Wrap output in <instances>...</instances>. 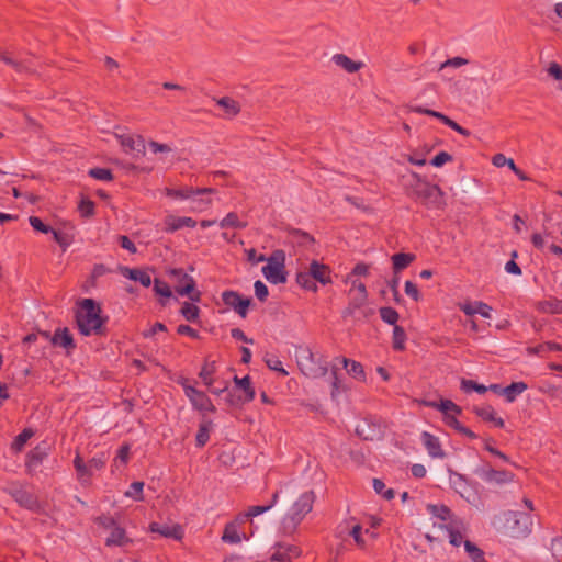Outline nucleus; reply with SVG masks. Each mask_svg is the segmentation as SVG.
<instances>
[{
	"label": "nucleus",
	"instance_id": "obj_1",
	"mask_svg": "<svg viewBox=\"0 0 562 562\" xmlns=\"http://www.w3.org/2000/svg\"><path fill=\"white\" fill-rule=\"evenodd\" d=\"M101 307L93 299H83L76 311V323L81 335H103L106 317L101 316Z\"/></svg>",
	"mask_w": 562,
	"mask_h": 562
},
{
	"label": "nucleus",
	"instance_id": "obj_2",
	"mask_svg": "<svg viewBox=\"0 0 562 562\" xmlns=\"http://www.w3.org/2000/svg\"><path fill=\"white\" fill-rule=\"evenodd\" d=\"M315 501L313 491L303 493L295 502L283 503L285 510L282 526L285 533H293L303 520V518L312 510Z\"/></svg>",
	"mask_w": 562,
	"mask_h": 562
},
{
	"label": "nucleus",
	"instance_id": "obj_3",
	"mask_svg": "<svg viewBox=\"0 0 562 562\" xmlns=\"http://www.w3.org/2000/svg\"><path fill=\"white\" fill-rule=\"evenodd\" d=\"M295 359L300 371L307 378L316 379L327 373V367L317 361L307 347H296Z\"/></svg>",
	"mask_w": 562,
	"mask_h": 562
},
{
	"label": "nucleus",
	"instance_id": "obj_4",
	"mask_svg": "<svg viewBox=\"0 0 562 562\" xmlns=\"http://www.w3.org/2000/svg\"><path fill=\"white\" fill-rule=\"evenodd\" d=\"M170 279L175 282V291L181 296H188L192 302H200L201 291L196 290L195 280L182 268H173L168 271Z\"/></svg>",
	"mask_w": 562,
	"mask_h": 562
},
{
	"label": "nucleus",
	"instance_id": "obj_5",
	"mask_svg": "<svg viewBox=\"0 0 562 562\" xmlns=\"http://www.w3.org/2000/svg\"><path fill=\"white\" fill-rule=\"evenodd\" d=\"M94 521L102 528L111 530L110 536L105 540L106 547H122L132 542V539L126 536L125 529L119 526L117 520L113 516L103 514L97 517Z\"/></svg>",
	"mask_w": 562,
	"mask_h": 562
},
{
	"label": "nucleus",
	"instance_id": "obj_6",
	"mask_svg": "<svg viewBox=\"0 0 562 562\" xmlns=\"http://www.w3.org/2000/svg\"><path fill=\"white\" fill-rule=\"evenodd\" d=\"M532 518L528 513L509 510L505 514V526L512 537H527L532 530Z\"/></svg>",
	"mask_w": 562,
	"mask_h": 562
},
{
	"label": "nucleus",
	"instance_id": "obj_7",
	"mask_svg": "<svg viewBox=\"0 0 562 562\" xmlns=\"http://www.w3.org/2000/svg\"><path fill=\"white\" fill-rule=\"evenodd\" d=\"M284 251L276 250L267 259L268 263L262 267V274L272 284L286 282V272L284 271Z\"/></svg>",
	"mask_w": 562,
	"mask_h": 562
},
{
	"label": "nucleus",
	"instance_id": "obj_8",
	"mask_svg": "<svg viewBox=\"0 0 562 562\" xmlns=\"http://www.w3.org/2000/svg\"><path fill=\"white\" fill-rule=\"evenodd\" d=\"M183 386L187 397L190 400L192 406L199 412L215 413L216 408L210 397L203 392L187 383V379L180 382Z\"/></svg>",
	"mask_w": 562,
	"mask_h": 562
},
{
	"label": "nucleus",
	"instance_id": "obj_9",
	"mask_svg": "<svg viewBox=\"0 0 562 562\" xmlns=\"http://www.w3.org/2000/svg\"><path fill=\"white\" fill-rule=\"evenodd\" d=\"M474 473L486 483L505 484L514 480V474L505 470H495L488 463L477 467Z\"/></svg>",
	"mask_w": 562,
	"mask_h": 562
},
{
	"label": "nucleus",
	"instance_id": "obj_10",
	"mask_svg": "<svg viewBox=\"0 0 562 562\" xmlns=\"http://www.w3.org/2000/svg\"><path fill=\"white\" fill-rule=\"evenodd\" d=\"M222 300L243 318L247 316L248 308L252 303L250 297H243L238 292L232 290L224 291Z\"/></svg>",
	"mask_w": 562,
	"mask_h": 562
},
{
	"label": "nucleus",
	"instance_id": "obj_11",
	"mask_svg": "<svg viewBox=\"0 0 562 562\" xmlns=\"http://www.w3.org/2000/svg\"><path fill=\"white\" fill-rule=\"evenodd\" d=\"M350 303L349 306L344 311V317L352 315L353 310L361 306L367 299L366 285L361 281L355 279L351 280V286L348 292Z\"/></svg>",
	"mask_w": 562,
	"mask_h": 562
},
{
	"label": "nucleus",
	"instance_id": "obj_12",
	"mask_svg": "<svg viewBox=\"0 0 562 562\" xmlns=\"http://www.w3.org/2000/svg\"><path fill=\"white\" fill-rule=\"evenodd\" d=\"M413 198L420 199L426 203L439 205L442 198V191L439 186L430 184L429 182L423 180L420 187L416 189Z\"/></svg>",
	"mask_w": 562,
	"mask_h": 562
},
{
	"label": "nucleus",
	"instance_id": "obj_13",
	"mask_svg": "<svg viewBox=\"0 0 562 562\" xmlns=\"http://www.w3.org/2000/svg\"><path fill=\"white\" fill-rule=\"evenodd\" d=\"M276 551L270 557L272 562H293L294 559L302 554L301 549L294 544H285L277 542L274 544Z\"/></svg>",
	"mask_w": 562,
	"mask_h": 562
},
{
	"label": "nucleus",
	"instance_id": "obj_14",
	"mask_svg": "<svg viewBox=\"0 0 562 562\" xmlns=\"http://www.w3.org/2000/svg\"><path fill=\"white\" fill-rule=\"evenodd\" d=\"M117 138L125 153H132L135 158L143 157L146 153L145 140L142 136L119 135Z\"/></svg>",
	"mask_w": 562,
	"mask_h": 562
},
{
	"label": "nucleus",
	"instance_id": "obj_15",
	"mask_svg": "<svg viewBox=\"0 0 562 562\" xmlns=\"http://www.w3.org/2000/svg\"><path fill=\"white\" fill-rule=\"evenodd\" d=\"M149 531L175 540H181L183 538V529L179 524L168 525L154 521L149 525Z\"/></svg>",
	"mask_w": 562,
	"mask_h": 562
},
{
	"label": "nucleus",
	"instance_id": "obj_16",
	"mask_svg": "<svg viewBox=\"0 0 562 562\" xmlns=\"http://www.w3.org/2000/svg\"><path fill=\"white\" fill-rule=\"evenodd\" d=\"M398 181L403 187L405 192L413 196L416 192V189L420 187L423 179L420 176L409 169H405L404 172L398 171Z\"/></svg>",
	"mask_w": 562,
	"mask_h": 562
},
{
	"label": "nucleus",
	"instance_id": "obj_17",
	"mask_svg": "<svg viewBox=\"0 0 562 562\" xmlns=\"http://www.w3.org/2000/svg\"><path fill=\"white\" fill-rule=\"evenodd\" d=\"M420 438H422V442H423L424 447L426 448L428 454L431 458H438V459L446 458L447 454H446L445 450L442 449L438 437L434 436L432 434H430L428 431H423Z\"/></svg>",
	"mask_w": 562,
	"mask_h": 562
},
{
	"label": "nucleus",
	"instance_id": "obj_18",
	"mask_svg": "<svg viewBox=\"0 0 562 562\" xmlns=\"http://www.w3.org/2000/svg\"><path fill=\"white\" fill-rule=\"evenodd\" d=\"M333 63L347 74H355L364 67L361 60H353L342 53L334 54L331 57Z\"/></svg>",
	"mask_w": 562,
	"mask_h": 562
},
{
	"label": "nucleus",
	"instance_id": "obj_19",
	"mask_svg": "<svg viewBox=\"0 0 562 562\" xmlns=\"http://www.w3.org/2000/svg\"><path fill=\"white\" fill-rule=\"evenodd\" d=\"M50 342L53 346L66 349L67 352H70L76 348L72 335L67 327L57 328L50 338Z\"/></svg>",
	"mask_w": 562,
	"mask_h": 562
},
{
	"label": "nucleus",
	"instance_id": "obj_20",
	"mask_svg": "<svg viewBox=\"0 0 562 562\" xmlns=\"http://www.w3.org/2000/svg\"><path fill=\"white\" fill-rule=\"evenodd\" d=\"M308 271L312 274L314 281H318L323 285H326V284L331 282L330 269L326 265H323V263H319L316 260H313L310 263Z\"/></svg>",
	"mask_w": 562,
	"mask_h": 562
},
{
	"label": "nucleus",
	"instance_id": "obj_21",
	"mask_svg": "<svg viewBox=\"0 0 562 562\" xmlns=\"http://www.w3.org/2000/svg\"><path fill=\"white\" fill-rule=\"evenodd\" d=\"M121 272L124 277L130 280L139 282L143 286L148 288L151 284V278L149 273L143 269L138 268H121Z\"/></svg>",
	"mask_w": 562,
	"mask_h": 562
},
{
	"label": "nucleus",
	"instance_id": "obj_22",
	"mask_svg": "<svg viewBox=\"0 0 562 562\" xmlns=\"http://www.w3.org/2000/svg\"><path fill=\"white\" fill-rule=\"evenodd\" d=\"M166 232L173 233L182 227H195L196 222L191 217H176L168 215L165 218Z\"/></svg>",
	"mask_w": 562,
	"mask_h": 562
},
{
	"label": "nucleus",
	"instance_id": "obj_23",
	"mask_svg": "<svg viewBox=\"0 0 562 562\" xmlns=\"http://www.w3.org/2000/svg\"><path fill=\"white\" fill-rule=\"evenodd\" d=\"M473 412L483 420L493 423L495 427L503 428L505 425L503 418L496 417L495 411L491 405L483 407L474 406Z\"/></svg>",
	"mask_w": 562,
	"mask_h": 562
},
{
	"label": "nucleus",
	"instance_id": "obj_24",
	"mask_svg": "<svg viewBox=\"0 0 562 562\" xmlns=\"http://www.w3.org/2000/svg\"><path fill=\"white\" fill-rule=\"evenodd\" d=\"M422 404L442 412L443 416L450 415L449 412H453L458 415H460L462 412L461 407L453 403L451 400H441L440 403L424 400L422 401Z\"/></svg>",
	"mask_w": 562,
	"mask_h": 562
},
{
	"label": "nucleus",
	"instance_id": "obj_25",
	"mask_svg": "<svg viewBox=\"0 0 562 562\" xmlns=\"http://www.w3.org/2000/svg\"><path fill=\"white\" fill-rule=\"evenodd\" d=\"M416 256L412 252H398L391 257L393 265V273L398 274L402 270L406 269L412 262H414Z\"/></svg>",
	"mask_w": 562,
	"mask_h": 562
},
{
	"label": "nucleus",
	"instance_id": "obj_26",
	"mask_svg": "<svg viewBox=\"0 0 562 562\" xmlns=\"http://www.w3.org/2000/svg\"><path fill=\"white\" fill-rule=\"evenodd\" d=\"M356 432L364 440H374L381 438L380 429L375 425H370L366 420L356 427Z\"/></svg>",
	"mask_w": 562,
	"mask_h": 562
},
{
	"label": "nucleus",
	"instance_id": "obj_27",
	"mask_svg": "<svg viewBox=\"0 0 562 562\" xmlns=\"http://www.w3.org/2000/svg\"><path fill=\"white\" fill-rule=\"evenodd\" d=\"M213 429V422L211 419L202 418L199 430L195 437L196 447H204L210 439V432Z\"/></svg>",
	"mask_w": 562,
	"mask_h": 562
},
{
	"label": "nucleus",
	"instance_id": "obj_28",
	"mask_svg": "<svg viewBox=\"0 0 562 562\" xmlns=\"http://www.w3.org/2000/svg\"><path fill=\"white\" fill-rule=\"evenodd\" d=\"M527 389L528 385L522 381L513 382L502 390V395L505 396V400L508 403H513L516 400V397L522 392H525Z\"/></svg>",
	"mask_w": 562,
	"mask_h": 562
},
{
	"label": "nucleus",
	"instance_id": "obj_29",
	"mask_svg": "<svg viewBox=\"0 0 562 562\" xmlns=\"http://www.w3.org/2000/svg\"><path fill=\"white\" fill-rule=\"evenodd\" d=\"M12 495L21 506L27 509H34L38 506L37 499L34 495L25 490H16Z\"/></svg>",
	"mask_w": 562,
	"mask_h": 562
},
{
	"label": "nucleus",
	"instance_id": "obj_30",
	"mask_svg": "<svg viewBox=\"0 0 562 562\" xmlns=\"http://www.w3.org/2000/svg\"><path fill=\"white\" fill-rule=\"evenodd\" d=\"M340 362L352 378L360 381L364 380V370L360 362L347 358H341Z\"/></svg>",
	"mask_w": 562,
	"mask_h": 562
},
{
	"label": "nucleus",
	"instance_id": "obj_31",
	"mask_svg": "<svg viewBox=\"0 0 562 562\" xmlns=\"http://www.w3.org/2000/svg\"><path fill=\"white\" fill-rule=\"evenodd\" d=\"M216 104L221 106L229 117H234L240 112L239 103L229 97L217 99Z\"/></svg>",
	"mask_w": 562,
	"mask_h": 562
},
{
	"label": "nucleus",
	"instance_id": "obj_32",
	"mask_svg": "<svg viewBox=\"0 0 562 562\" xmlns=\"http://www.w3.org/2000/svg\"><path fill=\"white\" fill-rule=\"evenodd\" d=\"M234 382L244 392V402H251L255 398V390L251 386L249 375L239 379L237 375L234 376Z\"/></svg>",
	"mask_w": 562,
	"mask_h": 562
},
{
	"label": "nucleus",
	"instance_id": "obj_33",
	"mask_svg": "<svg viewBox=\"0 0 562 562\" xmlns=\"http://www.w3.org/2000/svg\"><path fill=\"white\" fill-rule=\"evenodd\" d=\"M538 311L550 314H562V300L552 297L541 301L537 305Z\"/></svg>",
	"mask_w": 562,
	"mask_h": 562
},
{
	"label": "nucleus",
	"instance_id": "obj_34",
	"mask_svg": "<svg viewBox=\"0 0 562 562\" xmlns=\"http://www.w3.org/2000/svg\"><path fill=\"white\" fill-rule=\"evenodd\" d=\"M449 481L450 486L460 495H463V491L467 488L468 482L464 475L449 469Z\"/></svg>",
	"mask_w": 562,
	"mask_h": 562
},
{
	"label": "nucleus",
	"instance_id": "obj_35",
	"mask_svg": "<svg viewBox=\"0 0 562 562\" xmlns=\"http://www.w3.org/2000/svg\"><path fill=\"white\" fill-rule=\"evenodd\" d=\"M46 457V452L41 447H35L33 450H31L27 454V462L26 467L29 470H35L44 460Z\"/></svg>",
	"mask_w": 562,
	"mask_h": 562
},
{
	"label": "nucleus",
	"instance_id": "obj_36",
	"mask_svg": "<svg viewBox=\"0 0 562 562\" xmlns=\"http://www.w3.org/2000/svg\"><path fill=\"white\" fill-rule=\"evenodd\" d=\"M74 467L76 469L78 479L82 483H89L90 470H88V464L85 463L83 459L79 454H77L74 460Z\"/></svg>",
	"mask_w": 562,
	"mask_h": 562
},
{
	"label": "nucleus",
	"instance_id": "obj_37",
	"mask_svg": "<svg viewBox=\"0 0 562 562\" xmlns=\"http://www.w3.org/2000/svg\"><path fill=\"white\" fill-rule=\"evenodd\" d=\"M180 314L188 322H195L200 316V307L193 303L184 302L180 308Z\"/></svg>",
	"mask_w": 562,
	"mask_h": 562
},
{
	"label": "nucleus",
	"instance_id": "obj_38",
	"mask_svg": "<svg viewBox=\"0 0 562 562\" xmlns=\"http://www.w3.org/2000/svg\"><path fill=\"white\" fill-rule=\"evenodd\" d=\"M296 282L300 286H302L305 290L313 292L317 291V285L308 270L297 272Z\"/></svg>",
	"mask_w": 562,
	"mask_h": 562
},
{
	"label": "nucleus",
	"instance_id": "obj_39",
	"mask_svg": "<svg viewBox=\"0 0 562 562\" xmlns=\"http://www.w3.org/2000/svg\"><path fill=\"white\" fill-rule=\"evenodd\" d=\"M405 340H406V334L403 327L395 325L393 327V336H392V346L393 349L396 351H402L405 349Z\"/></svg>",
	"mask_w": 562,
	"mask_h": 562
},
{
	"label": "nucleus",
	"instance_id": "obj_40",
	"mask_svg": "<svg viewBox=\"0 0 562 562\" xmlns=\"http://www.w3.org/2000/svg\"><path fill=\"white\" fill-rule=\"evenodd\" d=\"M427 510L429 514L443 521L449 520L452 516L450 508L446 505L428 504Z\"/></svg>",
	"mask_w": 562,
	"mask_h": 562
},
{
	"label": "nucleus",
	"instance_id": "obj_41",
	"mask_svg": "<svg viewBox=\"0 0 562 562\" xmlns=\"http://www.w3.org/2000/svg\"><path fill=\"white\" fill-rule=\"evenodd\" d=\"M222 540L228 543H239L241 541L235 524L231 522L225 526Z\"/></svg>",
	"mask_w": 562,
	"mask_h": 562
},
{
	"label": "nucleus",
	"instance_id": "obj_42",
	"mask_svg": "<svg viewBox=\"0 0 562 562\" xmlns=\"http://www.w3.org/2000/svg\"><path fill=\"white\" fill-rule=\"evenodd\" d=\"M460 387L465 393L474 391L479 394H484L488 390L485 385L468 379H461Z\"/></svg>",
	"mask_w": 562,
	"mask_h": 562
},
{
	"label": "nucleus",
	"instance_id": "obj_43",
	"mask_svg": "<svg viewBox=\"0 0 562 562\" xmlns=\"http://www.w3.org/2000/svg\"><path fill=\"white\" fill-rule=\"evenodd\" d=\"M221 227L245 228L247 223L240 222L235 212L228 213L220 223Z\"/></svg>",
	"mask_w": 562,
	"mask_h": 562
},
{
	"label": "nucleus",
	"instance_id": "obj_44",
	"mask_svg": "<svg viewBox=\"0 0 562 562\" xmlns=\"http://www.w3.org/2000/svg\"><path fill=\"white\" fill-rule=\"evenodd\" d=\"M464 549L473 562L483 561L484 552L475 543L465 540Z\"/></svg>",
	"mask_w": 562,
	"mask_h": 562
},
{
	"label": "nucleus",
	"instance_id": "obj_45",
	"mask_svg": "<svg viewBox=\"0 0 562 562\" xmlns=\"http://www.w3.org/2000/svg\"><path fill=\"white\" fill-rule=\"evenodd\" d=\"M215 372V362H205L202 367L199 376L203 380L204 384L210 387L213 383L212 375Z\"/></svg>",
	"mask_w": 562,
	"mask_h": 562
},
{
	"label": "nucleus",
	"instance_id": "obj_46",
	"mask_svg": "<svg viewBox=\"0 0 562 562\" xmlns=\"http://www.w3.org/2000/svg\"><path fill=\"white\" fill-rule=\"evenodd\" d=\"M34 435L33 430L30 428H25L21 434H19L12 442V449L16 451H21L26 441Z\"/></svg>",
	"mask_w": 562,
	"mask_h": 562
},
{
	"label": "nucleus",
	"instance_id": "obj_47",
	"mask_svg": "<svg viewBox=\"0 0 562 562\" xmlns=\"http://www.w3.org/2000/svg\"><path fill=\"white\" fill-rule=\"evenodd\" d=\"M94 202L90 199H82L78 205V211L82 217L89 218L94 215Z\"/></svg>",
	"mask_w": 562,
	"mask_h": 562
},
{
	"label": "nucleus",
	"instance_id": "obj_48",
	"mask_svg": "<svg viewBox=\"0 0 562 562\" xmlns=\"http://www.w3.org/2000/svg\"><path fill=\"white\" fill-rule=\"evenodd\" d=\"M88 175L97 180L111 181L113 180V173L106 168H92L88 171Z\"/></svg>",
	"mask_w": 562,
	"mask_h": 562
},
{
	"label": "nucleus",
	"instance_id": "obj_49",
	"mask_svg": "<svg viewBox=\"0 0 562 562\" xmlns=\"http://www.w3.org/2000/svg\"><path fill=\"white\" fill-rule=\"evenodd\" d=\"M143 487H144L143 482H138V481L133 482L130 485V488L125 492V495L127 497L134 498L135 501H142L143 499Z\"/></svg>",
	"mask_w": 562,
	"mask_h": 562
},
{
	"label": "nucleus",
	"instance_id": "obj_50",
	"mask_svg": "<svg viewBox=\"0 0 562 562\" xmlns=\"http://www.w3.org/2000/svg\"><path fill=\"white\" fill-rule=\"evenodd\" d=\"M289 234L299 241L301 245H305L306 243L313 244L314 238L308 233L303 232L297 228H291L289 229Z\"/></svg>",
	"mask_w": 562,
	"mask_h": 562
},
{
	"label": "nucleus",
	"instance_id": "obj_51",
	"mask_svg": "<svg viewBox=\"0 0 562 562\" xmlns=\"http://www.w3.org/2000/svg\"><path fill=\"white\" fill-rule=\"evenodd\" d=\"M154 291L157 295H160L162 297L169 299L172 296L170 286L166 282H164L159 279L154 280Z\"/></svg>",
	"mask_w": 562,
	"mask_h": 562
},
{
	"label": "nucleus",
	"instance_id": "obj_52",
	"mask_svg": "<svg viewBox=\"0 0 562 562\" xmlns=\"http://www.w3.org/2000/svg\"><path fill=\"white\" fill-rule=\"evenodd\" d=\"M166 194L173 199H188L192 194H194V190L192 188H187V189H181V190L167 188Z\"/></svg>",
	"mask_w": 562,
	"mask_h": 562
},
{
	"label": "nucleus",
	"instance_id": "obj_53",
	"mask_svg": "<svg viewBox=\"0 0 562 562\" xmlns=\"http://www.w3.org/2000/svg\"><path fill=\"white\" fill-rule=\"evenodd\" d=\"M547 72L554 80L562 81V66L558 63L551 61L547 68ZM559 88L562 90V83H560Z\"/></svg>",
	"mask_w": 562,
	"mask_h": 562
},
{
	"label": "nucleus",
	"instance_id": "obj_54",
	"mask_svg": "<svg viewBox=\"0 0 562 562\" xmlns=\"http://www.w3.org/2000/svg\"><path fill=\"white\" fill-rule=\"evenodd\" d=\"M30 225L37 232L43 234H48L53 228L49 225L43 223V221L37 216H30L29 218Z\"/></svg>",
	"mask_w": 562,
	"mask_h": 562
},
{
	"label": "nucleus",
	"instance_id": "obj_55",
	"mask_svg": "<svg viewBox=\"0 0 562 562\" xmlns=\"http://www.w3.org/2000/svg\"><path fill=\"white\" fill-rule=\"evenodd\" d=\"M254 288H255V294H256L257 299L260 302H265L269 295L267 285L262 281L257 280L254 284Z\"/></svg>",
	"mask_w": 562,
	"mask_h": 562
},
{
	"label": "nucleus",
	"instance_id": "obj_56",
	"mask_svg": "<svg viewBox=\"0 0 562 562\" xmlns=\"http://www.w3.org/2000/svg\"><path fill=\"white\" fill-rule=\"evenodd\" d=\"M130 449L131 448L128 443H124L120 447L116 458L114 460L115 465H117L119 462L122 463L123 465L127 463L130 457Z\"/></svg>",
	"mask_w": 562,
	"mask_h": 562
},
{
	"label": "nucleus",
	"instance_id": "obj_57",
	"mask_svg": "<svg viewBox=\"0 0 562 562\" xmlns=\"http://www.w3.org/2000/svg\"><path fill=\"white\" fill-rule=\"evenodd\" d=\"M453 160V157L452 155H450L449 153L447 151H440L439 154H437L430 161V164L434 166V167H441L443 166L446 162H449V161H452Z\"/></svg>",
	"mask_w": 562,
	"mask_h": 562
},
{
	"label": "nucleus",
	"instance_id": "obj_58",
	"mask_svg": "<svg viewBox=\"0 0 562 562\" xmlns=\"http://www.w3.org/2000/svg\"><path fill=\"white\" fill-rule=\"evenodd\" d=\"M105 465V459L102 456L100 457H93L91 460H89L88 462V470H90V476L92 475L93 471H99L101 469H103Z\"/></svg>",
	"mask_w": 562,
	"mask_h": 562
},
{
	"label": "nucleus",
	"instance_id": "obj_59",
	"mask_svg": "<svg viewBox=\"0 0 562 562\" xmlns=\"http://www.w3.org/2000/svg\"><path fill=\"white\" fill-rule=\"evenodd\" d=\"M50 233L53 234L54 240L63 248V250H66V248L70 244L67 234L56 231L54 228L53 231H50Z\"/></svg>",
	"mask_w": 562,
	"mask_h": 562
},
{
	"label": "nucleus",
	"instance_id": "obj_60",
	"mask_svg": "<svg viewBox=\"0 0 562 562\" xmlns=\"http://www.w3.org/2000/svg\"><path fill=\"white\" fill-rule=\"evenodd\" d=\"M271 508V505H265V506H260V505H257V506H250L248 508V510L243 515L245 518H251V517H256L260 514H263L266 512H268L269 509Z\"/></svg>",
	"mask_w": 562,
	"mask_h": 562
},
{
	"label": "nucleus",
	"instance_id": "obj_61",
	"mask_svg": "<svg viewBox=\"0 0 562 562\" xmlns=\"http://www.w3.org/2000/svg\"><path fill=\"white\" fill-rule=\"evenodd\" d=\"M445 125L449 126L450 128L465 137L471 135V132L469 130L462 127L456 121L451 120L449 116L445 120Z\"/></svg>",
	"mask_w": 562,
	"mask_h": 562
},
{
	"label": "nucleus",
	"instance_id": "obj_62",
	"mask_svg": "<svg viewBox=\"0 0 562 562\" xmlns=\"http://www.w3.org/2000/svg\"><path fill=\"white\" fill-rule=\"evenodd\" d=\"M177 333L179 335H188V336H190L193 339H199L200 338V335H199L198 330H195L191 326L184 325V324H181V325L178 326Z\"/></svg>",
	"mask_w": 562,
	"mask_h": 562
},
{
	"label": "nucleus",
	"instance_id": "obj_63",
	"mask_svg": "<svg viewBox=\"0 0 562 562\" xmlns=\"http://www.w3.org/2000/svg\"><path fill=\"white\" fill-rule=\"evenodd\" d=\"M405 293L409 297H412L415 302L419 300V291L417 289V285L413 283L412 281L405 282Z\"/></svg>",
	"mask_w": 562,
	"mask_h": 562
},
{
	"label": "nucleus",
	"instance_id": "obj_64",
	"mask_svg": "<svg viewBox=\"0 0 562 562\" xmlns=\"http://www.w3.org/2000/svg\"><path fill=\"white\" fill-rule=\"evenodd\" d=\"M361 530H362V527L361 525L357 524L352 527L351 531H350V536L353 538L355 542L360 547V548H363L364 547V540L362 539L361 537Z\"/></svg>",
	"mask_w": 562,
	"mask_h": 562
}]
</instances>
